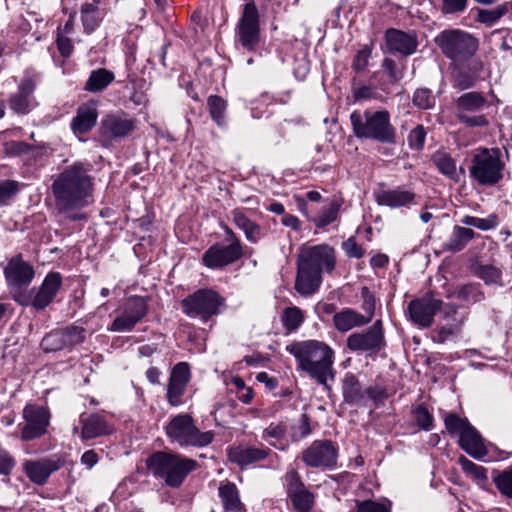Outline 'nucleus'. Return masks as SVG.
<instances>
[{"label":"nucleus","instance_id":"nucleus-1","mask_svg":"<svg viewBox=\"0 0 512 512\" xmlns=\"http://www.w3.org/2000/svg\"><path fill=\"white\" fill-rule=\"evenodd\" d=\"M92 186L88 164L75 162L67 166L51 187L57 209L62 213H69L89 205Z\"/></svg>","mask_w":512,"mask_h":512},{"label":"nucleus","instance_id":"nucleus-2","mask_svg":"<svg viewBox=\"0 0 512 512\" xmlns=\"http://www.w3.org/2000/svg\"><path fill=\"white\" fill-rule=\"evenodd\" d=\"M335 265V250L331 246H303L297 259L295 290L305 297L316 293L321 286L323 272H332Z\"/></svg>","mask_w":512,"mask_h":512},{"label":"nucleus","instance_id":"nucleus-3","mask_svg":"<svg viewBox=\"0 0 512 512\" xmlns=\"http://www.w3.org/2000/svg\"><path fill=\"white\" fill-rule=\"evenodd\" d=\"M286 351L295 357L298 370L329 388L328 381L334 380L335 353L328 344L319 340L296 341L288 345Z\"/></svg>","mask_w":512,"mask_h":512},{"label":"nucleus","instance_id":"nucleus-4","mask_svg":"<svg viewBox=\"0 0 512 512\" xmlns=\"http://www.w3.org/2000/svg\"><path fill=\"white\" fill-rule=\"evenodd\" d=\"M146 465L157 478L170 487H179L184 479L197 468V462L176 453L157 451L151 454Z\"/></svg>","mask_w":512,"mask_h":512},{"label":"nucleus","instance_id":"nucleus-5","mask_svg":"<svg viewBox=\"0 0 512 512\" xmlns=\"http://www.w3.org/2000/svg\"><path fill=\"white\" fill-rule=\"evenodd\" d=\"M350 121L357 138L371 139L386 144L396 142V131L391 124L390 114L387 110H366L363 113L354 111L350 115Z\"/></svg>","mask_w":512,"mask_h":512},{"label":"nucleus","instance_id":"nucleus-6","mask_svg":"<svg viewBox=\"0 0 512 512\" xmlns=\"http://www.w3.org/2000/svg\"><path fill=\"white\" fill-rule=\"evenodd\" d=\"M504 162L498 148H478L475 150L469 175L472 180L481 186H494L503 179Z\"/></svg>","mask_w":512,"mask_h":512},{"label":"nucleus","instance_id":"nucleus-7","mask_svg":"<svg viewBox=\"0 0 512 512\" xmlns=\"http://www.w3.org/2000/svg\"><path fill=\"white\" fill-rule=\"evenodd\" d=\"M435 42L448 59L458 63L472 58L479 48V40L460 29H447L440 32Z\"/></svg>","mask_w":512,"mask_h":512},{"label":"nucleus","instance_id":"nucleus-8","mask_svg":"<svg viewBox=\"0 0 512 512\" xmlns=\"http://www.w3.org/2000/svg\"><path fill=\"white\" fill-rule=\"evenodd\" d=\"M165 432L171 442H175L181 447H204L214 439V434L211 431H200L192 416L187 413L171 418L165 427Z\"/></svg>","mask_w":512,"mask_h":512},{"label":"nucleus","instance_id":"nucleus-9","mask_svg":"<svg viewBox=\"0 0 512 512\" xmlns=\"http://www.w3.org/2000/svg\"><path fill=\"white\" fill-rule=\"evenodd\" d=\"M225 298L213 289H199L181 301L182 311L191 318L207 322L221 313Z\"/></svg>","mask_w":512,"mask_h":512},{"label":"nucleus","instance_id":"nucleus-10","mask_svg":"<svg viewBox=\"0 0 512 512\" xmlns=\"http://www.w3.org/2000/svg\"><path fill=\"white\" fill-rule=\"evenodd\" d=\"M136 128V120L123 111L110 112L101 119L98 128L100 144L109 148L132 135Z\"/></svg>","mask_w":512,"mask_h":512},{"label":"nucleus","instance_id":"nucleus-11","mask_svg":"<svg viewBox=\"0 0 512 512\" xmlns=\"http://www.w3.org/2000/svg\"><path fill=\"white\" fill-rule=\"evenodd\" d=\"M62 284V277L57 272L48 273L44 281L37 289L30 292L18 291L13 298L22 306H32L36 310H42L53 302Z\"/></svg>","mask_w":512,"mask_h":512},{"label":"nucleus","instance_id":"nucleus-12","mask_svg":"<svg viewBox=\"0 0 512 512\" xmlns=\"http://www.w3.org/2000/svg\"><path fill=\"white\" fill-rule=\"evenodd\" d=\"M488 102L479 92H467L459 96L455 101V116L460 123L470 128L486 127L489 121L484 115L470 116L469 113L481 111Z\"/></svg>","mask_w":512,"mask_h":512},{"label":"nucleus","instance_id":"nucleus-13","mask_svg":"<svg viewBox=\"0 0 512 512\" xmlns=\"http://www.w3.org/2000/svg\"><path fill=\"white\" fill-rule=\"evenodd\" d=\"M236 34L241 45L252 51L260 40V19L258 8L253 0L245 3L236 26Z\"/></svg>","mask_w":512,"mask_h":512},{"label":"nucleus","instance_id":"nucleus-14","mask_svg":"<svg viewBox=\"0 0 512 512\" xmlns=\"http://www.w3.org/2000/svg\"><path fill=\"white\" fill-rule=\"evenodd\" d=\"M286 493L295 512H312L316 495L303 482L299 473L292 469L284 475Z\"/></svg>","mask_w":512,"mask_h":512},{"label":"nucleus","instance_id":"nucleus-15","mask_svg":"<svg viewBox=\"0 0 512 512\" xmlns=\"http://www.w3.org/2000/svg\"><path fill=\"white\" fill-rule=\"evenodd\" d=\"M147 313L148 303L144 297H129L119 309V315L111 323L110 330L113 332H129Z\"/></svg>","mask_w":512,"mask_h":512},{"label":"nucleus","instance_id":"nucleus-16","mask_svg":"<svg viewBox=\"0 0 512 512\" xmlns=\"http://www.w3.org/2000/svg\"><path fill=\"white\" fill-rule=\"evenodd\" d=\"M338 448L331 440H315L302 452V461L311 468L333 469L337 466Z\"/></svg>","mask_w":512,"mask_h":512},{"label":"nucleus","instance_id":"nucleus-17","mask_svg":"<svg viewBox=\"0 0 512 512\" xmlns=\"http://www.w3.org/2000/svg\"><path fill=\"white\" fill-rule=\"evenodd\" d=\"M25 423L19 425L21 439L31 441L46 434L50 423V413L47 408L36 404H28L22 412Z\"/></svg>","mask_w":512,"mask_h":512},{"label":"nucleus","instance_id":"nucleus-18","mask_svg":"<svg viewBox=\"0 0 512 512\" xmlns=\"http://www.w3.org/2000/svg\"><path fill=\"white\" fill-rule=\"evenodd\" d=\"M242 256L241 242L228 245L215 243L202 255V263L210 269H221L238 261Z\"/></svg>","mask_w":512,"mask_h":512},{"label":"nucleus","instance_id":"nucleus-19","mask_svg":"<svg viewBox=\"0 0 512 512\" xmlns=\"http://www.w3.org/2000/svg\"><path fill=\"white\" fill-rule=\"evenodd\" d=\"M442 301L432 295L414 299L408 304L409 320L420 328H428L434 322V316L440 310Z\"/></svg>","mask_w":512,"mask_h":512},{"label":"nucleus","instance_id":"nucleus-20","mask_svg":"<svg viewBox=\"0 0 512 512\" xmlns=\"http://www.w3.org/2000/svg\"><path fill=\"white\" fill-rule=\"evenodd\" d=\"M384 341L382 321L377 320L367 330L350 334L346 339L347 348L351 351H377Z\"/></svg>","mask_w":512,"mask_h":512},{"label":"nucleus","instance_id":"nucleus-21","mask_svg":"<svg viewBox=\"0 0 512 512\" xmlns=\"http://www.w3.org/2000/svg\"><path fill=\"white\" fill-rule=\"evenodd\" d=\"M4 275L8 285L20 289L30 284L35 272L32 265L25 262L21 255H16L9 260Z\"/></svg>","mask_w":512,"mask_h":512},{"label":"nucleus","instance_id":"nucleus-22","mask_svg":"<svg viewBox=\"0 0 512 512\" xmlns=\"http://www.w3.org/2000/svg\"><path fill=\"white\" fill-rule=\"evenodd\" d=\"M98 103L95 100H89L81 104L73 117L70 127L75 135L88 133L97 123Z\"/></svg>","mask_w":512,"mask_h":512},{"label":"nucleus","instance_id":"nucleus-23","mask_svg":"<svg viewBox=\"0 0 512 512\" xmlns=\"http://www.w3.org/2000/svg\"><path fill=\"white\" fill-rule=\"evenodd\" d=\"M270 454V448L264 446L255 447L239 445L231 447L228 450L229 460L241 467L265 460Z\"/></svg>","mask_w":512,"mask_h":512},{"label":"nucleus","instance_id":"nucleus-24","mask_svg":"<svg viewBox=\"0 0 512 512\" xmlns=\"http://www.w3.org/2000/svg\"><path fill=\"white\" fill-rule=\"evenodd\" d=\"M386 45L389 52H397L403 56L413 54L417 48L416 36L396 29L386 31Z\"/></svg>","mask_w":512,"mask_h":512},{"label":"nucleus","instance_id":"nucleus-25","mask_svg":"<svg viewBox=\"0 0 512 512\" xmlns=\"http://www.w3.org/2000/svg\"><path fill=\"white\" fill-rule=\"evenodd\" d=\"M36 88V82L31 77L24 78L18 86L17 92L9 98V106L17 114H27L31 110L30 96Z\"/></svg>","mask_w":512,"mask_h":512},{"label":"nucleus","instance_id":"nucleus-26","mask_svg":"<svg viewBox=\"0 0 512 512\" xmlns=\"http://www.w3.org/2000/svg\"><path fill=\"white\" fill-rule=\"evenodd\" d=\"M60 468L57 461L42 458L36 461H26L24 470L27 477L35 484L43 485L49 476Z\"/></svg>","mask_w":512,"mask_h":512},{"label":"nucleus","instance_id":"nucleus-27","mask_svg":"<svg viewBox=\"0 0 512 512\" xmlns=\"http://www.w3.org/2000/svg\"><path fill=\"white\" fill-rule=\"evenodd\" d=\"M81 438L94 439L113 433L114 428L99 414H91L80 418Z\"/></svg>","mask_w":512,"mask_h":512},{"label":"nucleus","instance_id":"nucleus-28","mask_svg":"<svg viewBox=\"0 0 512 512\" xmlns=\"http://www.w3.org/2000/svg\"><path fill=\"white\" fill-rule=\"evenodd\" d=\"M460 447L470 456L480 459L487 453L483 439L476 429L470 424L466 426L459 436Z\"/></svg>","mask_w":512,"mask_h":512},{"label":"nucleus","instance_id":"nucleus-29","mask_svg":"<svg viewBox=\"0 0 512 512\" xmlns=\"http://www.w3.org/2000/svg\"><path fill=\"white\" fill-rule=\"evenodd\" d=\"M342 393L344 401L349 405L364 407L367 405L365 389L353 374L346 375L343 380Z\"/></svg>","mask_w":512,"mask_h":512},{"label":"nucleus","instance_id":"nucleus-30","mask_svg":"<svg viewBox=\"0 0 512 512\" xmlns=\"http://www.w3.org/2000/svg\"><path fill=\"white\" fill-rule=\"evenodd\" d=\"M376 200L379 205L390 208L409 207L414 203L415 194L408 190L396 188L382 191L377 195Z\"/></svg>","mask_w":512,"mask_h":512},{"label":"nucleus","instance_id":"nucleus-31","mask_svg":"<svg viewBox=\"0 0 512 512\" xmlns=\"http://www.w3.org/2000/svg\"><path fill=\"white\" fill-rule=\"evenodd\" d=\"M287 432L288 426L286 422H271L263 429L261 438L270 446L280 451H285L288 448Z\"/></svg>","mask_w":512,"mask_h":512},{"label":"nucleus","instance_id":"nucleus-32","mask_svg":"<svg viewBox=\"0 0 512 512\" xmlns=\"http://www.w3.org/2000/svg\"><path fill=\"white\" fill-rule=\"evenodd\" d=\"M335 328L340 332H348L349 330L361 327L369 323V318L358 313L351 308H345L335 313L333 317Z\"/></svg>","mask_w":512,"mask_h":512},{"label":"nucleus","instance_id":"nucleus-33","mask_svg":"<svg viewBox=\"0 0 512 512\" xmlns=\"http://www.w3.org/2000/svg\"><path fill=\"white\" fill-rule=\"evenodd\" d=\"M225 512H246L244 504L240 500L239 491L232 482L221 483L218 488Z\"/></svg>","mask_w":512,"mask_h":512},{"label":"nucleus","instance_id":"nucleus-34","mask_svg":"<svg viewBox=\"0 0 512 512\" xmlns=\"http://www.w3.org/2000/svg\"><path fill=\"white\" fill-rule=\"evenodd\" d=\"M231 215L234 224L244 232L248 241L257 243L263 237L261 226L249 219L243 210L234 209Z\"/></svg>","mask_w":512,"mask_h":512},{"label":"nucleus","instance_id":"nucleus-35","mask_svg":"<svg viewBox=\"0 0 512 512\" xmlns=\"http://www.w3.org/2000/svg\"><path fill=\"white\" fill-rule=\"evenodd\" d=\"M115 79L112 71L105 68L92 70L84 84V90L90 93H97L105 90Z\"/></svg>","mask_w":512,"mask_h":512},{"label":"nucleus","instance_id":"nucleus-36","mask_svg":"<svg viewBox=\"0 0 512 512\" xmlns=\"http://www.w3.org/2000/svg\"><path fill=\"white\" fill-rule=\"evenodd\" d=\"M99 4L100 0H92V2H85L81 6V21L84 31L87 33L93 32L102 20Z\"/></svg>","mask_w":512,"mask_h":512},{"label":"nucleus","instance_id":"nucleus-37","mask_svg":"<svg viewBox=\"0 0 512 512\" xmlns=\"http://www.w3.org/2000/svg\"><path fill=\"white\" fill-rule=\"evenodd\" d=\"M475 237V232L466 227L455 226L452 235L447 243L445 249L451 252H459Z\"/></svg>","mask_w":512,"mask_h":512},{"label":"nucleus","instance_id":"nucleus-38","mask_svg":"<svg viewBox=\"0 0 512 512\" xmlns=\"http://www.w3.org/2000/svg\"><path fill=\"white\" fill-rule=\"evenodd\" d=\"M512 10L511 3H503L493 9H479L476 20L490 27Z\"/></svg>","mask_w":512,"mask_h":512},{"label":"nucleus","instance_id":"nucleus-39","mask_svg":"<svg viewBox=\"0 0 512 512\" xmlns=\"http://www.w3.org/2000/svg\"><path fill=\"white\" fill-rule=\"evenodd\" d=\"M340 208L341 204L338 201H332L328 206L324 207L317 216L311 218L310 221L313 222L317 228L323 229L338 219Z\"/></svg>","mask_w":512,"mask_h":512},{"label":"nucleus","instance_id":"nucleus-40","mask_svg":"<svg viewBox=\"0 0 512 512\" xmlns=\"http://www.w3.org/2000/svg\"><path fill=\"white\" fill-rule=\"evenodd\" d=\"M459 464L461 465L463 471L476 482L480 487H484L488 482L487 470L480 465L475 464L469 459L461 456L459 458Z\"/></svg>","mask_w":512,"mask_h":512},{"label":"nucleus","instance_id":"nucleus-41","mask_svg":"<svg viewBox=\"0 0 512 512\" xmlns=\"http://www.w3.org/2000/svg\"><path fill=\"white\" fill-rule=\"evenodd\" d=\"M304 312L297 306L287 307L283 310L281 322L287 332L296 331L304 322Z\"/></svg>","mask_w":512,"mask_h":512},{"label":"nucleus","instance_id":"nucleus-42","mask_svg":"<svg viewBox=\"0 0 512 512\" xmlns=\"http://www.w3.org/2000/svg\"><path fill=\"white\" fill-rule=\"evenodd\" d=\"M432 160H433V163L438 168V170L443 175H446L449 178L454 179V180H456L458 178L456 162L450 156V154L443 152V151H437L433 155Z\"/></svg>","mask_w":512,"mask_h":512},{"label":"nucleus","instance_id":"nucleus-43","mask_svg":"<svg viewBox=\"0 0 512 512\" xmlns=\"http://www.w3.org/2000/svg\"><path fill=\"white\" fill-rule=\"evenodd\" d=\"M207 105L211 118L217 125L223 126L225 124L227 102L220 96L211 95L207 100Z\"/></svg>","mask_w":512,"mask_h":512},{"label":"nucleus","instance_id":"nucleus-44","mask_svg":"<svg viewBox=\"0 0 512 512\" xmlns=\"http://www.w3.org/2000/svg\"><path fill=\"white\" fill-rule=\"evenodd\" d=\"M41 347L45 352H54L66 347L61 330H55L47 334L41 341Z\"/></svg>","mask_w":512,"mask_h":512},{"label":"nucleus","instance_id":"nucleus-45","mask_svg":"<svg viewBox=\"0 0 512 512\" xmlns=\"http://www.w3.org/2000/svg\"><path fill=\"white\" fill-rule=\"evenodd\" d=\"M493 481L502 495L512 499V469L495 474Z\"/></svg>","mask_w":512,"mask_h":512},{"label":"nucleus","instance_id":"nucleus-46","mask_svg":"<svg viewBox=\"0 0 512 512\" xmlns=\"http://www.w3.org/2000/svg\"><path fill=\"white\" fill-rule=\"evenodd\" d=\"M61 332L66 347L80 344L84 341L86 337V330L80 326L71 325L64 329H61Z\"/></svg>","mask_w":512,"mask_h":512},{"label":"nucleus","instance_id":"nucleus-47","mask_svg":"<svg viewBox=\"0 0 512 512\" xmlns=\"http://www.w3.org/2000/svg\"><path fill=\"white\" fill-rule=\"evenodd\" d=\"M444 424L446 430L451 435H461L463 430L466 429V426H469L470 423L467 419L460 418L455 413H448L444 416Z\"/></svg>","mask_w":512,"mask_h":512},{"label":"nucleus","instance_id":"nucleus-48","mask_svg":"<svg viewBox=\"0 0 512 512\" xmlns=\"http://www.w3.org/2000/svg\"><path fill=\"white\" fill-rule=\"evenodd\" d=\"M476 275L486 284H497L501 281V270L492 265H479L476 268Z\"/></svg>","mask_w":512,"mask_h":512},{"label":"nucleus","instance_id":"nucleus-49","mask_svg":"<svg viewBox=\"0 0 512 512\" xmlns=\"http://www.w3.org/2000/svg\"><path fill=\"white\" fill-rule=\"evenodd\" d=\"M461 330V321H455L452 324L441 326L434 330L432 339L437 343H444L451 336H455Z\"/></svg>","mask_w":512,"mask_h":512},{"label":"nucleus","instance_id":"nucleus-50","mask_svg":"<svg viewBox=\"0 0 512 512\" xmlns=\"http://www.w3.org/2000/svg\"><path fill=\"white\" fill-rule=\"evenodd\" d=\"M355 512H391V507L375 500H356Z\"/></svg>","mask_w":512,"mask_h":512},{"label":"nucleus","instance_id":"nucleus-51","mask_svg":"<svg viewBox=\"0 0 512 512\" xmlns=\"http://www.w3.org/2000/svg\"><path fill=\"white\" fill-rule=\"evenodd\" d=\"M413 415L416 423L421 429L429 431L433 428V416L423 404L417 406L413 410Z\"/></svg>","mask_w":512,"mask_h":512},{"label":"nucleus","instance_id":"nucleus-52","mask_svg":"<svg viewBox=\"0 0 512 512\" xmlns=\"http://www.w3.org/2000/svg\"><path fill=\"white\" fill-rule=\"evenodd\" d=\"M187 385L169 380L167 388V400L172 406H179L182 403V396Z\"/></svg>","mask_w":512,"mask_h":512},{"label":"nucleus","instance_id":"nucleus-53","mask_svg":"<svg viewBox=\"0 0 512 512\" xmlns=\"http://www.w3.org/2000/svg\"><path fill=\"white\" fill-rule=\"evenodd\" d=\"M169 380L187 385L190 380V367L188 363H177L171 371Z\"/></svg>","mask_w":512,"mask_h":512},{"label":"nucleus","instance_id":"nucleus-54","mask_svg":"<svg viewBox=\"0 0 512 512\" xmlns=\"http://www.w3.org/2000/svg\"><path fill=\"white\" fill-rule=\"evenodd\" d=\"M381 66L386 71L393 84L398 83L404 76V67L398 66L395 61L390 58H385Z\"/></svg>","mask_w":512,"mask_h":512},{"label":"nucleus","instance_id":"nucleus-55","mask_svg":"<svg viewBox=\"0 0 512 512\" xmlns=\"http://www.w3.org/2000/svg\"><path fill=\"white\" fill-rule=\"evenodd\" d=\"M426 139V131L422 125H417L408 135V145L410 148L420 150L423 148Z\"/></svg>","mask_w":512,"mask_h":512},{"label":"nucleus","instance_id":"nucleus-56","mask_svg":"<svg viewBox=\"0 0 512 512\" xmlns=\"http://www.w3.org/2000/svg\"><path fill=\"white\" fill-rule=\"evenodd\" d=\"M361 297H362V309L364 310L365 314L364 317H368L369 318V322L372 320L373 316H374V311H375V297L373 296V294L370 292L369 288L368 287H362L361 289Z\"/></svg>","mask_w":512,"mask_h":512},{"label":"nucleus","instance_id":"nucleus-57","mask_svg":"<svg viewBox=\"0 0 512 512\" xmlns=\"http://www.w3.org/2000/svg\"><path fill=\"white\" fill-rule=\"evenodd\" d=\"M413 103L420 109H429L433 106L434 99L428 89H417L413 96Z\"/></svg>","mask_w":512,"mask_h":512},{"label":"nucleus","instance_id":"nucleus-58","mask_svg":"<svg viewBox=\"0 0 512 512\" xmlns=\"http://www.w3.org/2000/svg\"><path fill=\"white\" fill-rule=\"evenodd\" d=\"M17 192V182L10 180L0 182V205L6 204Z\"/></svg>","mask_w":512,"mask_h":512},{"label":"nucleus","instance_id":"nucleus-59","mask_svg":"<svg viewBox=\"0 0 512 512\" xmlns=\"http://www.w3.org/2000/svg\"><path fill=\"white\" fill-rule=\"evenodd\" d=\"M366 398L375 404L382 403L388 398V393L385 387L381 385H372L365 389Z\"/></svg>","mask_w":512,"mask_h":512},{"label":"nucleus","instance_id":"nucleus-60","mask_svg":"<svg viewBox=\"0 0 512 512\" xmlns=\"http://www.w3.org/2000/svg\"><path fill=\"white\" fill-rule=\"evenodd\" d=\"M371 56V49L365 46L363 49L359 50L353 60L352 68L356 72H362L366 69L368 65L369 58Z\"/></svg>","mask_w":512,"mask_h":512},{"label":"nucleus","instance_id":"nucleus-61","mask_svg":"<svg viewBox=\"0 0 512 512\" xmlns=\"http://www.w3.org/2000/svg\"><path fill=\"white\" fill-rule=\"evenodd\" d=\"M57 48L60 54L67 58L70 57L73 53L74 47L70 38L60 33V29H57V39H56Z\"/></svg>","mask_w":512,"mask_h":512},{"label":"nucleus","instance_id":"nucleus-62","mask_svg":"<svg viewBox=\"0 0 512 512\" xmlns=\"http://www.w3.org/2000/svg\"><path fill=\"white\" fill-rule=\"evenodd\" d=\"M342 248L349 257L361 258L364 254L363 248L357 244L354 237H350L344 241Z\"/></svg>","mask_w":512,"mask_h":512},{"label":"nucleus","instance_id":"nucleus-63","mask_svg":"<svg viewBox=\"0 0 512 512\" xmlns=\"http://www.w3.org/2000/svg\"><path fill=\"white\" fill-rule=\"evenodd\" d=\"M458 297L467 301H480L483 297L474 285L463 286L458 291Z\"/></svg>","mask_w":512,"mask_h":512},{"label":"nucleus","instance_id":"nucleus-64","mask_svg":"<svg viewBox=\"0 0 512 512\" xmlns=\"http://www.w3.org/2000/svg\"><path fill=\"white\" fill-rule=\"evenodd\" d=\"M499 224V219L496 214H490L486 218H478L476 220L475 228L481 231H488L494 229Z\"/></svg>","mask_w":512,"mask_h":512}]
</instances>
